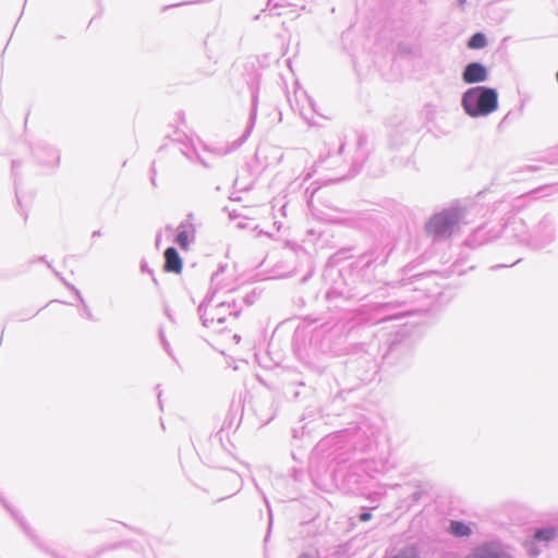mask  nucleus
I'll list each match as a JSON object with an SVG mask.
<instances>
[{
    "mask_svg": "<svg viewBox=\"0 0 558 558\" xmlns=\"http://www.w3.org/2000/svg\"><path fill=\"white\" fill-rule=\"evenodd\" d=\"M462 106L472 118L488 116L498 107V94L493 88L473 87L464 93Z\"/></svg>",
    "mask_w": 558,
    "mask_h": 558,
    "instance_id": "nucleus-1",
    "label": "nucleus"
},
{
    "mask_svg": "<svg viewBox=\"0 0 558 558\" xmlns=\"http://www.w3.org/2000/svg\"><path fill=\"white\" fill-rule=\"evenodd\" d=\"M459 221L457 214L441 213L435 215L427 223V232L434 236H445L450 234L454 225Z\"/></svg>",
    "mask_w": 558,
    "mask_h": 558,
    "instance_id": "nucleus-2",
    "label": "nucleus"
},
{
    "mask_svg": "<svg viewBox=\"0 0 558 558\" xmlns=\"http://www.w3.org/2000/svg\"><path fill=\"white\" fill-rule=\"evenodd\" d=\"M462 76L465 83H478L486 80L487 71L481 63L473 62L465 66Z\"/></svg>",
    "mask_w": 558,
    "mask_h": 558,
    "instance_id": "nucleus-3",
    "label": "nucleus"
},
{
    "mask_svg": "<svg viewBox=\"0 0 558 558\" xmlns=\"http://www.w3.org/2000/svg\"><path fill=\"white\" fill-rule=\"evenodd\" d=\"M183 264L178 252L173 247H168L165 251V266L163 269L167 272L180 274L182 271Z\"/></svg>",
    "mask_w": 558,
    "mask_h": 558,
    "instance_id": "nucleus-4",
    "label": "nucleus"
},
{
    "mask_svg": "<svg viewBox=\"0 0 558 558\" xmlns=\"http://www.w3.org/2000/svg\"><path fill=\"white\" fill-rule=\"evenodd\" d=\"M466 558H508L498 547L483 545L476 547Z\"/></svg>",
    "mask_w": 558,
    "mask_h": 558,
    "instance_id": "nucleus-5",
    "label": "nucleus"
},
{
    "mask_svg": "<svg viewBox=\"0 0 558 558\" xmlns=\"http://www.w3.org/2000/svg\"><path fill=\"white\" fill-rule=\"evenodd\" d=\"M449 531L456 537L469 536L471 534V527L462 521H451Z\"/></svg>",
    "mask_w": 558,
    "mask_h": 558,
    "instance_id": "nucleus-6",
    "label": "nucleus"
},
{
    "mask_svg": "<svg viewBox=\"0 0 558 558\" xmlns=\"http://www.w3.org/2000/svg\"><path fill=\"white\" fill-rule=\"evenodd\" d=\"M191 238V232L190 230L186 228V226H181L179 228V233L177 235V243L180 245V247L182 250H187L189 248V240Z\"/></svg>",
    "mask_w": 558,
    "mask_h": 558,
    "instance_id": "nucleus-7",
    "label": "nucleus"
},
{
    "mask_svg": "<svg viewBox=\"0 0 558 558\" xmlns=\"http://www.w3.org/2000/svg\"><path fill=\"white\" fill-rule=\"evenodd\" d=\"M486 44H487V40H486L485 35L482 33H476L470 38V40L468 43V47L470 49H482L486 46Z\"/></svg>",
    "mask_w": 558,
    "mask_h": 558,
    "instance_id": "nucleus-8",
    "label": "nucleus"
},
{
    "mask_svg": "<svg viewBox=\"0 0 558 558\" xmlns=\"http://www.w3.org/2000/svg\"><path fill=\"white\" fill-rule=\"evenodd\" d=\"M556 536V530L554 527H547L538 530L534 534V539L549 542Z\"/></svg>",
    "mask_w": 558,
    "mask_h": 558,
    "instance_id": "nucleus-9",
    "label": "nucleus"
},
{
    "mask_svg": "<svg viewBox=\"0 0 558 558\" xmlns=\"http://www.w3.org/2000/svg\"><path fill=\"white\" fill-rule=\"evenodd\" d=\"M371 518H372V514L369 512H363L360 515V520L363 522L371 520Z\"/></svg>",
    "mask_w": 558,
    "mask_h": 558,
    "instance_id": "nucleus-10",
    "label": "nucleus"
},
{
    "mask_svg": "<svg viewBox=\"0 0 558 558\" xmlns=\"http://www.w3.org/2000/svg\"><path fill=\"white\" fill-rule=\"evenodd\" d=\"M299 558H313V557L308 554H303Z\"/></svg>",
    "mask_w": 558,
    "mask_h": 558,
    "instance_id": "nucleus-11",
    "label": "nucleus"
}]
</instances>
